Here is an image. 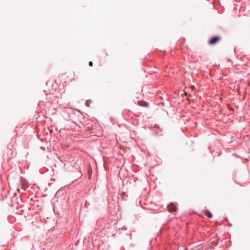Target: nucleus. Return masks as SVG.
Masks as SVG:
<instances>
[{"instance_id":"nucleus-1","label":"nucleus","mask_w":250,"mask_h":250,"mask_svg":"<svg viewBox=\"0 0 250 250\" xmlns=\"http://www.w3.org/2000/svg\"><path fill=\"white\" fill-rule=\"evenodd\" d=\"M167 208L170 212H172L176 210V207L174 205L171 204L168 205Z\"/></svg>"},{"instance_id":"nucleus-2","label":"nucleus","mask_w":250,"mask_h":250,"mask_svg":"<svg viewBox=\"0 0 250 250\" xmlns=\"http://www.w3.org/2000/svg\"><path fill=\"white\" fill-rule=\"evenodd\" d=\"M219 40L220 38L219 37H214L209 41V43L211 44H213L217 42Z\"/></svg>"},{"instance_id":"nucleus-3","label":"nucleus","mask_w":250,"mask_h":250,"mask_svg":"<svg viewBox=\"0 0 250 250\" xmlns=\"http://www.w3.org/2000/svg\"><path fill=\"white\" fill-rule=\"evenodd\" d=\"M205 214L209 218L212 217L211 213L208 210L205 211Z\"/></svg>"},{"instance_id":"nucleus-4","label":"nucleus","mask_w":250,"mask_h":250,"mask_svg":"<svg viewBox=\"0 0 250 250\" xmlns=\"http://www.w3.org/2000/svg\"><path fill=\"white\" fill-rule=\"evenodd\" d=\"M88 64H89V66H92L93 65V63L92 62H89Z\"/></svg>"},{"instance_id":"nucleus-5","label":"nucleus","mask_w":250,"mask_h":250,"mask_svg":"<svg viewBox=\"0 0 250 250\" xmlns=\"http://www.w3.org/2000/svg\"><path fill=\"white\" fill-rule=\"evenodd\" d=\"M141 103H142V102H139V104H140V105H142V104H140Z\"/></svg>"},{"instance_id":"nucleus-6","label":"nucleus","mask_w":250,"mask_h":250,"mask_svg":"<svg viewBox=\"0 0 250 250\" xmlns=\"http://www.w3.org/2000/svg\"><path fill=\"white\" fill-rule=\"evenodd\" d=\"M141 103H142V102H139V104H140V105H142V104H140Z\"/></svg>"},{"instance_id":"nucleus-7","label":"nucleus","mask_w":250,"mask_h":250,"mask_svg":"<svg viewBox=\"0 0 250 250\" xmlns=\"http://www.w3.org/2000/svg\"><path fill=\"white\" fill-rule=\"evenodd\" d=\"M141 103H142V102H139V104H140V105H142V104H140Z\"/></svg>"}]
</instances>
